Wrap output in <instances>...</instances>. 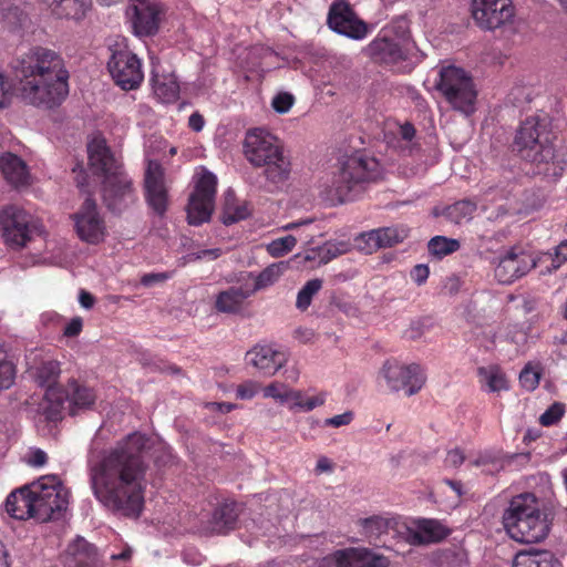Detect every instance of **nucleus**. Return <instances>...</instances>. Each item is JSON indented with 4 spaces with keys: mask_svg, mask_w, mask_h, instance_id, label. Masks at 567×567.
<instances>
[{
    "mask_svg": "<svg viewBox=\"0 0 567 567\" xmlns=\"http://www.w3.org/2000/svg\"><path fill=\"white\" fill-rule=\"evenodd\" d=\"M261 386L258 382L252 380L245 381L236 388V398L240 400H250L259 392Z\"/></svg>",
    "mask_w": 567,
    "mask_h": 567,
    "instance_id": "603ef678",
    "label": "nucleus"
},
{
    "mask_svg": "<svg viewBox=\"0 0 567 567\" xmlns=\"http://www.w3.org/2000/svg\"><path fill=\"white\" fill-rule=\"evenodd\" d=\"M464 461H465V455H464L463 451H461L460 449H453L447 452L445 460H444V465H445V467H449V468H457L458 466H461L463 464Z\"/></svg>",
    "mask_w": 567,
    "mask_h": 567,
    "instance_id": "6e6d98bb",
    "label": "nucleus"
},
{
    "mask_svg": "<svg viewBox=\"0 0 567 567\" xmlns=\"http://www.w3.org/2000/svg\"><path fill=\"white\" fill-rule=\"evenodd\" d=\"M435 89L453 110L466 116L475 111L477 92L473 79L462 68L454 65L441 68Z\"/></svg>",
    "mask_w": 567,
    "mask_h": 567,
    "instance_id": "0eeeda50",
    "label": "nucleus"
},
{
    "mask_svg": "<svg viewBox=\"0 0 567 567\" xmlns=\"http://www.w3.org/2000/svg\"><path fill=\"white\" fill-rule=\"evenodd\" d=\"M289 268V261H279L269 265L266 267L258 276L255 278V285L252 289V295L261 289H265L276 281L285 274V271Z\"/></svg>",
    "mask_w": 567,
    "mask_h": 567,
    "instance_id": "72a5a7b5",
    "label": "nucleus"
},
{
    "mask_svg": "<svg viewBox=\"0 0 567 567\" xmlns=\"http://www.w3.org/2000/svg\"><path fill=\"white\" fill-rule=\"evenodd\" d=\"M97 561L95 547L83 537L78 536L65 550L68 567H93Z\"/></svg>",
    "mask_w": 567,
    "mask_h": 567,
    "instance_id": "a878e982",
    "label": "nucleus"
},
{
    "mask_svg": "<svg viewBox=\"0 0 567 567\" xmlns=\"http://www.w3.org/2000/svg\"><path fill=\"white\" fill-rule=\"evenodd\" d=\"M244 153L251 165L265 167V176L271 183H281L289 177L290 162L282 145L266 130L254 128L246 134Z\"/></svg>",
    "mask_w": 567,
    "mask_h": 567,
    "instance_id": "20e7f679",
    "label": "nucleus"
},
{
    "mask_svg": "<svg viewBox=\"0 0 567 567\" xmlns=\"http://www.w3.org/2000/svg\"><path fill=\"white\" fill-rule=\"evenodd\" d=\"M204 117L199 113H193L188 118V125L195 132H200L204 127Z\"/></svg>",
    "mask_w": 567,
    "mask_h": 567,
    "instance_id": "338daca9",
    "label": "nucleus"
},
{
    "mask_svg": "<svg viewBox=\"0 0 567 567\" xmlns=\"http://www.w3.org/2000/svg\"><path fill=\"white\" fill-rule=\"evenodd\" d=\"M538 512L540 511L538 508L537 498L533 494L525 493L517 495L513 497L508 508L504 512V527L526 522Z\"/></svg>",
    "mask_w": 567,
    "mask_h": 567,
    "instance_id": "5701e85b",
    "label": "nucleus"
},
{
    "mask_svg": "<svg viewBox=\"0 0 567 567\" xmlns=\"http://www.w3.org/2000/svg\"><path fill=\"white\" fill-rule=\"evenodd\" d=\"M248 364L261 371L265 375H275L286 363L287 358L284 352L278 351L272 346L258 344L246 353Z\"/></svg>",
    "mask_w": 567,
    "mask_h": 567,
    "instance_id": "aec40b11",
    "label": "nucleus"
},
{
    "mask_svg": "<svg viewBox=\"0 0 567 567\" xmlns=\"http://www.w3.org/2000/svg\"><path fill=\"white\" fill-rule=\"evenodd\" d=\"M554 138L551 118L547 113L540 112L527 116L520 123L514 146L522 158L536 165H548L555 158Z\"/></svg>",
    "mask_w": 567,
    "mask_h": 567,
    "instance_id": "39448f33",
    "label": "nucleus"
},
{
    "mask_svg": "<svg viewBox=\"0 0 567 567\" xmlns=\"http://www.w3.org/2000/svg\"><path fill=\"white\" fill-rule=\"evenodd\" d=\"M379 378L385 382L390 391L403 390L408 396L416 394L426 382V374L421 365L416 363L405 365L394 360L383 363Z\"/></svg>",
    "mask_w": 567,
    "mask_h": 567,
    "instance_id": "6e6552de",
    "label": "nucleus"
},
{
    "mask_svg": "<svg viewBox=\"0 0 567 567\" xmlns=\"http://www.w3.org/2000/svg\"><path fill=\"white\" fill-rule=\"evenodd\" d=\"M351 567H389V559L364 548H349Z\"/></svg>",
    "mask_w": 567,
    "mask_h": 567,
    "instance_id": "473e14b6",
    "label": "nucleus"
},
{
    "mask_svg": "<svg viewBox=\"0 0 567 567\" xmlns=\"http://www.w3.org/2000/svg\"><path fill=\"white\" fill-rule=\"evenodd\" d=\"M83 327L82 319L76 317L73 318L64 328V336L65 337H75L78 336Z\"/></svg>",
    "mask_w": 567,
    "mask_h": 567,
    "instance_id": "0e129e2a",
    "label": "nucleus"
},
{
    "mask_svg": "<svg viewBox=\"0 0 567 567\" xmlns=\"http://www.w3.org/2000/svg\"><path fill=\"white\" fill-rule=\"evenodd\" d=\"M535 260L536 267L540 268V275L543 276L553 274L563 265L559 258L553 252H544L535 258Z\"/></svg>",
    "mask_w": 567,
    "mask_h": 567,
    "instance_id": "09e8293b",
    "label": "nucleus"
},
{
    "mask_svg": "<svg viewBox=\"0 0 567 567\" xmlns=\"http://www.w3.org/2000/svg\"><path fill=\"white\" fill-rule=\"evenodd\" d=\"M332 470H333V463L327 456H321L318 458L317 464H316V472L318 474L330 473V472H332Z\"/></svg>",
    "mask_w": 567,
    "mask_h": 567,
    "instance_id": "69168bd1",
    "label": "nucleus"
},
{
    "mask_svg": "<svg viewBox=\"0 0 567 567\" xmlns=\"http://www.w3.org/2000/svg\"><path fill=\"white\" fill-rule=\"evenodd\" d=\"M349 563L351 561L349 548H347L337 550L333 554L323 557L318 567H351Z\"/></svg>",
    "mask_w": 567,
    "mask_h": 567,
    "instance_id": "de8ad7c7",
    "label": "nucleus"
},
{
    "mask_svg": "<svg viewBox=\"0 0 567 567\" xmlns=\"http://www.w3.org/2000/svg\"><path fill=\"white\" fill-rule=\"evenodd\" d=\"M476 210V205L470 200H460L442 212L451 223L456 225L467 223L472 219Z\"/></svg>",
    "mask_w": 567,
    "mask_h": 567,
    "instance_id": "e433bc0d",
    "label": "nucleus"
},
{
    "mask_svg": "<svg viewBox=\"0 0 567 567\" xmlns=\"http://www.w3.org/2000/svg\"><path fill=\"white\" fill-rule=\"evenodd\" d=\"M0 226L6 241L12 247H23L31 239V216L16 205L4 207L0 214Z\"/></svg>",
    "mask_w": 567,
    "mask_h": 567,
    "instance_id": "4468645a",
    "label": "nucleus"
},
{
    "mask_svg": "<svg viewBox=\"0 0 567 567\" xmlns=\"http://www.w3.org/2000/svg\"><path fill=\"white\" fill-rule=\"evenodd\" d=\"M69 497V489L58 476H43L10 493L6 501V511L16 519L32 517L47 522L59 518L66 511Z\"/></svg>",
    "mask_w": 567,
    "mask_h": 567,
    "instance_id": "7ed1b4c3",
    "label": "nucleus"
},
{
    "mask_svg": "<svg viewBox=\"0 0 567 567\" xmlns=\"http://www.w3.org/2000/svg\"><path fill=\"white\" fill-rule=\"evenodd\" d=\"M296 243V238L291 235L277 238L267 245V251L271 257L278 258L291 251Z\"/></svg>",
    "mask_w": 567,
    "mask_h": 567,
    "instance_id": "a18cd8bd",
    "label": "nucleus"
},
{
    "mask_svg": "<svg viewBox=\"0 0 567 567\" xmlns=\"http://www.w3.org/2000/svg\"><path fill=\"white\" fill-rule=\"evenodd\" d=\"M75 231L82 241L96 245L106 236L105 221L93 198L87 197L81 208L72 215Z\"/></svg>",
    "mask_w": 567,
    "mask_h": 567,
    "instance_id": "ddd939ff",
    "label": "nucleus"
},
{
    "mask_svg": "<svg viewBox=\"0 0 567 567\" xmlns=\"http://www.w3.org/2000/svg\"><path fill=\"white\" fill-rule=\"evenodd\" d=\"M513 567H563L560 561L547 550L519 551L514 560Z\"/></svg>",
    "mask_w": 567,
    "mask_h": 567,
    "instance_id": "c756f323",
    "label": "nucleus"
},
{
    "mask_svg": "<svg viewBox=\"0 0 567 567\" xmlns=\"http://www.w3.org/2000/svg\"><path fill=\"white\" fill-rule=\"evenodd\" d=\"M102 198L107 209L116 214L127 210L136 203L133 182L123 168L103 178Z\"/></svg>",
    "mask_w": 567,
    "mask_h": 567,
    "instance_id": "9d476101",
    "label": "nucleus"
},
{
    "mask_svg": "<svg viewBox=\"0 0 567 567\" xmlns=\"http://www.w3.org/2000/svg\"><path fill=\"white\" fill-rule=\"evenodd\" d=\"M295 99L289 93H279L272 99V107L276 112L284 114L287 113L293 105Z\"/></svg>",
    "mask_w": 567,
    "mask_h": 567,
    "instance_id": "864d4df0",
    "label": "nucleus"
},
{
    "mask_svg": "<svg viewBox=\"0 0 567 567\" xmlns=\"http://www.w3.org/2000/svg\"><path fill=\"white\" fill-rule=\"evenodd\" d=\"M365 534L371 538H378L388 530V522L381 517H371L363 523Z\"/></svg>",
    "mask_w": 567,
    "mask_h": 567,
    "instance_id": "8fccbe9b",
    "label": "nucleus"
},
{
    "mask_svg": "<svg viewBox=\"0 0 567 567\" xmlns=\"http://www.w3.org/2000/svg\"><path fill=\"white\" fill-rule=\"evenodd\" d=\"M367 54L375 62L394 64L405 58L398 42L386 37L374 39L365 49Z\"/></svg>",
    "mask_w": 567,
    "mask_h": 567,
    "instance_id": "393cba45",
    "label": "nucleus"
},
{
    "mask_svg": "<svg viewBox=\"0 0 567 567\" xmlns=\"http://www.w3.org/2000/svg\"><path fill=\"white\" fill-rule=\"evenodd\" d=\"M133 29L136 35L145 37L157 32L163 12L157 0H133Z\"/></svg>",
    "mask_w": 567,
    "mask_h": 567,
    "instance_id": "a211bd4d",
    "label": "nucleus"
},
{
    "mask_svg": "<svg viewBox=\"0 0 567 567\" xmlns=\"http://www.w3.org/2000/svg\"><path fill=\"white\" fill-rule=\"evenodd\" d=\"M147 443L144 434L135 432L89 462L90 487L107 511L125 517L140 516L147 470L143 452Z\"/></svg>",
    "mask_w": 567,
    "mask_h": 567,
    "instance_id": "f257e3e1",
    "label": "nucleus"
},
{
    "mask_svg": "<svg viewBox=\"0 0 567 567\" xmlns=\"http://www.w3.org/2000/svg\"><path fill=\"white\" fill-rule=\"evenodd\" d=\"M89 163L103 178L123 168V165L110 152L105 140L95 137L87 144Z\"/></svg>",
    "mask_w": 567,
    "mask_h": 567,
    "instance_id": "4be33fe9",
    "label": "nucleus"
},
{
    "mask_svg": "<svg viewBox=\"0 0 567 567\" xmlns=\"http://www.w3.org/2000/svg\"><path fill=\"white\" fill-rule=\"evenodd\" d=\"M1 172L9 184L13 187L29 185L30 173L22 158L12 153H6L0 157Z\"/></svg>",
    "mask_w": 567,
    "mask_h": 567,
    "instance_id": "bb28decb",
    "label": "nucleus"
},
{
    "mask_svg": "<svg viewBox=\"0 0 567 567\" xmlns=\"http://www.w3.org/2000/svg\"><path fill=\"white\" fill-rule=\"evenodd\" d=\"M564 404L554 403L550 405L542 415H540V424L544 426H549L555 424L564 414Z\"/></svg>",
    "mask_w": 567,
    "mask_h": 567,
    "instance_id": "3c124183",
    "label": "nucleus"
},
{
    "mask_svg": "<svg viewBox=\"0 0 567 567\" xmlns=\"http://www.w3.org/2000/svg\"><path fill=\"white\" fill-rule=\"evenodd\" d=\"M508 535L516 542L538 543L549 533V523L546 515L538 512L528 520L505 527Z\"/></svg>",
    "mask_w": 567,
    "mask_h": 567,
    "instance_id": "412c9836",
    "label": "nucleus"
},
{
    "mask_svg": "<svg viewBox=\"0 0 567 567\" xmlns=\"http://www.w3.org/2000/svg\"><path fill=\"white\" fill-rule=\"evenodd\" d=\"M344 252L346 246L343 244L327 243L320 247L308 249L305 254V260L316 261L321 265L329 262Z\"/></svg>",
    "mask_w": 567,
    "mask_h": 567,
    "instance_id": "f704fd0d",
    "label": "nucleus"
},
{
    "mask_svg": "<svg viewBox=\"0 0 567 567\" xmlns=\"http://www.w3.org/2000/svg\"><path fill=\"white\" fill-rule=\"evenodd\" d=\"M47 462V454L42 450H37L32 452L29 464L32 466H42Z\"/></svg>",
    "mask_w": 567,
    "mask_h": 567,
    "instance_id": "774afa93",
    "label": "nucleus"
},
{
    "mask_svg": "<svg viewBox=\"0 0 567 567\" xmlns=\"http://www.w3.org/2000/svg\"><path fill=\"white\" fill-rule=\"evenodd\" d=\"M16 91L29 105L51 109L69 94V72L54 51L37 48L27 53L16 68Z\"/></svg>",
    "mask_w": 567,
    "mask_h": 567,
    "instance_id": "f03ea898",
    "label": "nucleus"
},
{
    "mask_svg": "<svg viewBox=\"0 0 567 567\" xmlns=\"http://www.w3.org/2000/svg\"><path fill=\"white\" fill-rule=\"evenodd\" d=\"M168 278V276L165 272H158V274H145L141 278V284L145 287L154 286L155 284L163 282Z\"/></svg>",
    "mask_w": 567,
    "mask_h": 567,
    "instance_id": "e2e57ef3",
    "label": "nucleus"
},
{
    "mask_svg": "<svg viewBox=\"0 0 567 567\" xmlns=\"http://www.w3.org/2000/svg\"><path fill=\"white\" fill-rule=\"evenodd\" d=\"M321 288V279L316 278L307 281L306 285L299 290L297 295L296 307L301 311L307 310L311 303L313 296L317 295Z\"/></svg>",
    "mask_w": 567,
    "mask_h": 567,
    "instance_id": "37998d69",
    "label": "nucleus"
},
{
    "mask_svg": "<svg viewBox=\"0 0 567 567\" xmlns=\"http://www.w3.org/2000/svg\"><path fill=\"white\" fill-rule=\"evenodd\" d=\"M107 68L114 82L125 91L135 90L143 82L141 60L128 50L115 51Z\"/></svg>",
    "mask_w": 567,
    "mask_h": 567,
    "instance_id": "f8f14e48",
    "label": "nucleus"
},
{
    "mask_svg": "<svg viewBox=\"0 0 567 567\" xmlns=\"http://www.w3.org/2000/svg\"><path fill=\"white\" fill-rule=\"evenodd\" d=\"M408 237V230L399 227H383L363 233L357 237L358 247L367 254L402 243Z\"/></svg>",
    "mask_w": 567,
    "mask_h": 567,
    "instance_id": "6ab92c4d",
    "label": "nucleus"
},
{
    "mask_svg": "<svg viewBox=\"0 0 567 567\" xmlns=\"http://www.w3.org/2000/svg\"><path fill=\"white\" fill-rule=\"evenodd\" d=\"M145 196L148 206L159 216H163L167 209L168 197L164 183V169L162 165L150 159L145 171Z\"/></svg>",
    "mask_w": 567,
    "mask_h": 567,
    "instance_id": "f3484780",
    "label": "nucleus"
},
{
    "mask_svg": "<svg viewBox=\"0 0 567 567\" xmlns=\"http://www.w3.org/2000/svg\"><path fill=\"white\" fill-rule=\"evenodd\" d=\"M252 295L250 289L233 286L220 291L215 300V308L218 312L236 313L240 311L244 301Z\"/></svg>",
    "mask_w": 567,
    "mask_h": 567,
    "instance_id": "cd10ccee",
    "label": "nucleus"
},
{
    "mask_svg": "<svg viewBox=\"0 0 567 567\" xmlns=\"http://www.w3.org/2000/svg\"><path fill=\"white\" fill-rule=\"evenodd\" d=\"M289 390V385L275 381L262 388V395L266 399H274L280 404H286Z\"/></svg>",
    "mask_w": 567,
    "mask_h": 567,
    "instance_id": "49530a36",
    "label": "nucleus"
},
{
    "mask_svg": "<svg viewBox=\"0 0 567 567\" xmlns=\"http://www.w3.org/2000/svg\"><path fill=\"white\" fill-rule=\"evenodd\" d=\"M543 368L539 363L528 362L519 373V384L526 391H534L539 385Z\"/></svg>",
    "mask_w": 567,
    "mask_h": 567,
    "instance_id": "a19ab883",
    "label": "nucleus"
},
{
    "mask_svg": "<svg viewBox=\"0 0 567 567\" xmlns=\"http://www.w3.org/2000/svg\"><path fill=\"white\" fill-rule=\"evenodd\" d=\"M61 369L60 363L55 360L42 362L34 372V379L41 386H48L49 390L55 384Z\"/></svg>",
    "mask_w": 567,
    "mask_h": 567,
    "instance_id": "58836bf2",
    "label": "nucleus"
},
{
    "mask_svg": "<svg viewBox=\"0 0 567 567\" xmlns=\"http://www.w3.org/2000/svg\"><path fill=\"white\" fill-rule=\"evenodd\" d=\"M249 215L250 209L247 203L238 200L233 190H227L221 214L223 224L229 226L246 219Z\"/></svg>",
    "mask_w": 567,
    "mask_h": 567,
    "instance_id": "7c9ffc66",
    "label": "nucleus"
},
{
    "mask_svg": "<svg viewBox=\"0 0 567 567\" xmlns=\"http://www.w3.org/2000/svg\"><path fill=\"white\" fill-rule=\"evenodd\" d=\"M305 399L306 398L301 391L293 390L292 388H290L287 396V403H291L289 406L290 409L297 408L302 411V404L305 403Z\"/></svg>",
    "mask_w": 567,
    "mask_h": 567,
    "instance_id": "bf43d9fd",
    "label": "nucleus"
},
{
    "mask_svg": "<svg viewBox=\"0 0 567 567\" xmlns=\"http://www.w3.org/2000/svg\"><path fill=\"white\" fill-rule=\"evenodd\" d=\"M70 389L69 398L72 405V413H75V410L89 409L94 404L96 396L90 388L81 385L76 381H72Z\"/></svg>",
    "mask_w": 567,
    "mask_h": 567,
    "instance_id": "c9c22d12",
    "label": "nucleus"
},
{
    "mask_svg": "<svg viewBox=\"0 0 567 567\" xmlns=\"http://www.w3.org/2000/svg\"><path fill=\"white\" fill-rule=\"evenodd\" d=\"M45 399L47 404L42 408L45 419L52 422L60 420L63 408V400L60 393L54 389H50L47 391Z\"/></svg>",
    "mask_w": 567,
    "mask_h": 567,
    "instance_id": "79ce46f5",
    "label": "nucleus"
},
{
    "mask_svg": "<svg viewBox=\"0 0 567 567\" xmlns=\"http://www.w3.org/2000/svg\"><path fill=\"white\" fill-rule=\"evenodd\" d=\"M536 267L535 258L520 248L505 251L495 267V278L499 284L508 285L522 278Z\"/></svg>",
    "mask_w": 567,
    "mask_h": 567,
    "instance_id": "dca6fc26",
    "label": "nucleus"
},
{
    "mask_svg": "<svg viewBox=\"0 0 567 567\" xmlns=\"http://www.w3.org/2000/svg\"><path fill=\"white\" fill-rule=\"evenodd\" d=\"M512 0H472V17L483 30L494 31L514 22Z\"/></svg>",
    "mask_w": 567,
    "mask_h": 567,
    "instance_id": "9b49d317",
    "label": "nucleus"
},
{
    "mask_svg": "<svg viewBox=\"0 0 567 567\" xmlns=\"http://www.w3.org/2000/svg\"><path fill=\"white\" fill-rule=\"evenodd\" d=\"M326 402V395L323 393H319L311 398H306L305 403L302 404L303 412H310L313 409L323 405Z\"/></svg>",
    "mask_w": 567,
    "mask_h": 567,
    "instance_id": "052dcab7",
    "label": "nucleus"
},
{
    "mask_svg": "<svg viewBox=\"0 0 567 567\" xmlns=\"http://www.w3.org/2000/svg\"><path fill=\"white\" fill-rule=\"evenodd\" d=\"M16 368L8 359L7 351L0 346V391L13 384Z\"/></svg>",
    "mask_w": 567,
    "mask_h": 567,
    "instance_id": "c03bdc74",
    "label": "nucleus"
},
{
    "mask_svg": "<svg viewBox=\"0 0 567 567\" xmlns=\"http://www.w3.org/2000/svg\"><path fill=\"white\" fill-rule=\"evenodd\" d=\"M221 255H223V250L220 248H210V249H202L196 252H193L190 255V257L194 260H202V259L215 260V259L219 258Z\"/></svg>",
    "mask_w": 567,
    "mask_h": 567,
    "instance_id": "4d7b16f0",
    "label": "nucleus"
},
{
    "mask_svg": "<svg viewBox=\"0 0 567 567\" xmlns=\"http://www.w3.org/2000/svg\"><path fill=\"white\" fill-rule=\"evenodd\" d=\"M425 331V326L422 321L416 320L412 321L410 327L405 330V336L410 339H419L423 336Z\"/></svg>",
    "mask_w": 567,
    "mask_h": 567,
    "instance_id": "680f3d73",
    "label": "nucleus"
},
{
    "mask_svg": "<svg viewBox=\"0 0 567 567\" xmlns=\"http://www.w3.org/2000/svg\"><path fill=\"white\" fill-rule=\"evenodd\" d=\"M216 186V176L202 169L187 205V219L190 225L197 226L210 219L215 206Z\"/></svg>",
    "mask_w": 567,
    "mask_h": 567,
    "instance_id": "1a4fd4ad",
    "label": "nucleus"
},
{
    "mask_svg": "<svg viewBox=\"0 0 567 567\" xmlns=\"http://www.w3.org/2000/svg\"><path fill=\"white\" fill-rule=\"evenodd\" d=\"M482 388L488 392L508 390V381L505 373L497 365L481 367L477 370Z\"/></svg>",
    "mask_w": 567,
    "mask_h": 567,
    "instance_id": "2f4dec72",
    "label": "nucleus"
},
{
    "mask_svg": "<svg viewBox=\"0 0 567 567\" xmlns=\"http://www.w3.org/2000/svg\"><path fill=\"white\" fill-rule=\"evenodd\" d=\"M153 92L163 103H172L177 100L179 94V84L173 73L158 74L153 73Z\"/></svg>",
    "mask_w": 567,
    "mask_h": 567,
    "instance_id": "c85d7f7f",
    "label": "nucleus"
},
{
    "mask_svg": "<svg viewBox=\"0 0 567 567\" xmlns=\"http://www.w3.org/2000/svg\"><path fill=\"white\" fill-rule=\"evenodd\" d=\"M238 518L236 504L226 503L218 507L214 513L215 529L218 533L234 528Z\"/></svg>",
    "mask_w": 567,
    "mask_h": 567,
    "instance_id": "4c0bfd02",
    "label": "nucleus"
},
{
    "mask_svg": "<svg viewBox=\"0 0 567 567\" xmlns=\"http://www.w3.org/2000/svg\"><path fill=\"white\" fill-rule=\"evenodd\" d=\"M429 274V267L426 265L420 264L414 266L412 269L411 278L420 286L426 281Z\"/></svg>",
    "mask_w": 567,
    "mask_h": 567,
    "instance_id": "13d9d810",
    "label": "nucleus"
},
{
    "mask_svg": "<svg viewBox=\"0 0 567 567\" xmlns=\"http://www.w3.org/2000/svg\"><path fill=\"white\" fill-rule=\"evenodd\" d=\"M381 176L379 162L373 157L353 154L339 162L332 186L340 202L350 200L364 189V185Z\"/></svg>",
    "mask_w": 567,
    "mask_h": 567,
    "instance_id": "423d86ee",
    "label": "nucleus"
},
{
    "mask_svg": "<svg viewBox=\"0 0 567 567\" xmlns=\"http://www.w3.org/2000/svg\"><path fill=\"white\" fill-rule=\"evenodd\" d=\"M354 414L352 411H347L342 414L328 417L323 421L324 426L341 427L349 425L353 421Z\"/></svg>",
    "mask_w": 567,
    "mask_h": 567,
    "instance_id": "5fc2aeb1",
    "label": "nucleus"
},
{
    "mask_svg": "<svg viewBox=\"0 0 567 567\" xmlns=\"http://www.w3.org/2000/svg\"><path fill=\"white\" fill-rule=\"evenodd\" d=\"M447 529L437 520L420 519L415 528H408L405 540L411 545H425L437 543L447 536Z\"/></svg>",
    "mask_w": 567,
    "mask_h": 567,
    "instance_id": "b1692460",
    "label": "nucleus"
},
{
    "mask_svg": "<svg viewBox=\"0 0 567 567\" xmlns=\"http://www.w3.org/2000/svg\"><path fill=\"white\" fill-rule=\"evenodd\" d=\"M328 25L334 32L353 40H361L368 34L367 24L357 17L351 6L343 0H337L330 7Z\"/></svg>",
    "mask_w": 567,
    "mask_h": 567,
    "instance_id": "2eb2a0df",
    "label": "nucleus"
},
{
    "mask_svg": "<svg viewBox=\"0 0 567 567\" xmlns=\"http://www.w3.org/2000/svg\"><path fill=\"white\" fill-rule=\"evenodd\" d=\"M461 244L457 239L447 238L445 236H435L427 244L429 252L437 258H443L457 251Z\"/></svg>",
    "mask_w": 567,
    "mask_h": 567,
    "instance_id": "ea45409f",
    "label": "nucleus"
}]
</instances>
